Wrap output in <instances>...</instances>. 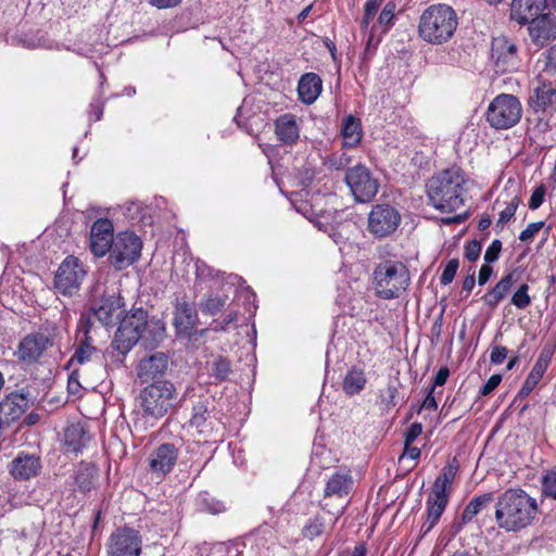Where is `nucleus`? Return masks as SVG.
<instances>
[{"label": "nucleus", "mask_w": 556, "mask_h": 556, "mask_svg": "<svg viewBox=\"0 0 556 556\" xmlns=\"http://www.w3.org/2000/svg\"><path fill=\"white\" fill-rule=\"evenodd\" d=\"M165 333L164 321L156 317L149 318L142 307L131 308L119 320L111 346L125 356L139 340L144 342L146 348H154L165 338Z\"/></svg>", "instance_id": "nucleus-1"}, {"label": "nucleus", "mask_w": 556, "mask_h": 556, "mask_svg": "<svg viewBox=\"0 0 556 556\" xmlns=\"http://www.w3.org/2000/svg\"><path fill=\"white\" fill-rule=\"evenodd\" d=\"M538 503L522 489H508L495 504V522L505 531H519L532 523L538 514Z\"/></svg>", "instance_id": "nucleus-2"}, {"label": "nucleus", "mask_w": 556, "mask_h": 556, "mask_svg": "<svg viewBox=\"0 0 556 556\" xmlns=\"http://www.w3.org/2000/svg\"><path fill=\"white\" fill-rule=\"evenodd\" d=\"M465 173L459 167H451L429 179L427 192L430 203L441 212H455L464 205Z\"/></svg>", "instance_id": "nucleus-3"}, {"label": "nucleus", "mask_w": 556, "mask_h": 556, "mask_svg": "<svg viewBox=\"0 0 556 556\" xmlns=\"http://www.w3.org/2000/svg\"><path fill=\"white\" fill-rule=\"evenodd\" d=\"M458 17L447 4H431L424 10L418 20V36L427 43L443 45L455 34Z\"/></svg>", "instance_id": "nucleus-4"}, {"label": "nucleus", "mask_w": 556, "mask_h": 556, "mask_svg": "<svg viewBox=\"0 0 556 556\" xmlns=\"http://www.w3.org/2000/svg\"><path fill=\"white\" fill-rule=\"evenodd\" d=\"M410 285L407 265L396 258H386L376 264L372 270V288L382 300L399 299Z\"/></svg>", "instance_id": "nucleus-5"}, {"label": "nucleus", "mask_w": 556, "mask_h": 556, "mask_svg": "<svg viewBox=\"0 0 556 556\" xmlns=\"http://www.w3.org/2000/svg\"><path fill=\"white\" fill-rule=\"evenodd\" d=\"M177 397L175 384L168 380H160L140 391L139 406L146 418L159 420L174 407Z\"/></svg>", "instance_id": "nucleus-6"}, {"label": "nucleus", "mask_w": 556, "mask_h": 556, "mask_svg": "<svg viewBox=\"0 0 556 556\" xmlns=\"http://www.w3.org/2000/svg\"><path fill=\"white\" fill-rule=\"evenodd\" d=\"M124 305V298L118 290L99 286L90 299L88 313L81 316H90V319H97L102 326L112 327L121 316Z\"/></svg>", "instance_id": "nucleus-7"}, {"label": "nucleus", "mask_w": 556, "mask_h": 556, "mask_svg": "<svg viewBox=\"0 0 556 556\" xmlns=\"http://www.w3.org/2000/svg\"><path fill=\"white\" fill-rule=\"evenodd\" d=\"M522 116V106L517 97L507 93L496 96L489 104L485 118L497 130H506L517 125Z\"/></svg>", "instance_id": "nucleus-8"}, {"label": "nucleus", "mask_w": 556, "mask_h": 556, "mask_svg": "<svg viewBox=\"0 0 556 556\" xmlns=\"http://www.w3.org/2000/svg\"><path fill=\"white\" fill-rule=\"evenodd\" d=\"M142 241L131 231H122L115 236L110 250V263L122 270L137 262L141 255Z\"/></svg>", "instance_id": "nucleus-9"}, {"label": "nucleus", "mask_w": 556, "mask_h": 556, "mask_svg": "<svg viewBox=\"0 0 556 556\" xmlns=\"http://www.w3.org/2000/svg\"><path fill=\"white\" fill-rule=\"evenodd\" d=\"M143 540L139 530L122 526L109 535L105 543L106 556H140Z\"/></svg>", "instance_id": "nucleus-10"}, {"label": "nucleus", "mask_w": 556, "mask_h": 556, "mask_svg": "<svg viewBox=\"0 0 556 556\" xmlns=\"http://www.w3.org/2000/svg\"><path fill=\"white\" fill-rule=\"evenodd\" d=\"M344 181L358 203L370 202L378 193L380 184L368 167L357 164L345 172Z\"/></svg>", "instance_id": "nucleus-11"}, {"label": "nucleus", "mask_w": 556, "mask_h": 556, "mask_svg": "<svg viewBox=\"0 0 556 556\" xmlns=\"http://www.w3.org/2000/svg\"><path fill=\"white\" fill-rule=\"evenodd\" d=\"M401 223L400 212L390 204H376L368 215V231L376 238L392 235Z\"/></svg>", "instance_id": "nucleus-12"}, {"label": "nucleus", "mask_w": 556, "mask_h": 556, "mask_svg": "<svg viewBox=\"0 0 556 556\" xmlns=\"http://www.w3.org/2000/svg\"><path fill=\"white\" fill-rule=\"evenodd\" d=\"M85 274L79 260L70 255L59 266L54 277V287L60 293L72 295L78 291Z\"/></svg>", "instance_id": "nucleus-13"}, {"label": "nucleus", "mask_w": 556, "mask_h": 556, "mask_svg": "<svg viewBox=\"0 0 556 556\" xmlns=\"http://www.w3.org/2000/svg\"><path fill=\"white\" fill-rule=\"evenodd\" d=\"M198 323L199 316L194 304L190 303L186 296L176 298L173 325L177 337L191 339Z\"/></svg>", "instance_id": "nucleus-14"}, {"label": "nucleus", "mask_w": 556, "mask_h": 556, "mask_svg": "<svg viewBox=\"0 0 556 556\" xmlns=\"http://www.w3.org/2000/svg\"><path fill=\"white\" fill-rule=\"evenodd\" d=\"M491 58L496 72H514L519 67L517 46L506 37H496L492 40Z\"/></svg>", "instance_id": "nucleus-15"}, {"label": "nucleus", "mask_w": 556, "mask_h": 556, "mask_svg": "<svg viewBox=\"0 0 556 556\" xmlns=\"http://www.w3.org/2000/svg\"><path fill=\"white\" fill-rule=\"evenodd\" d=\"M179 456V450L173 443H163L155 447L149 455V470L156 478H164L175 467Z\"/></svg>", "instance_id": "nucleus-16"}, {"label": "nucleus", "mask_w": 556, "mask_h": 556, "mask_svg": "<svg viewBox=\"0 0 556 556\" xmlns=\"http://www.w3.org/2000/svg\"><path fill=\"white\" fill-rule=\"evenodd\" d=\"M114 239V227L110 219L98 218L92 224L90 230V250L96 256L102 257L110 252Z\"/></svg>", "instance_id": "nucleus-17"}, {"label": "nucleus", "mask_w": 556, "mask_h": 556, "mask_svg": "<svg viewBox=\"0 0 556 556\" xmlns=\"http://www.w3.org/2000/svg\"><path fill=\"white\" fill-rule=\"evenodd\" d=\"M52 345L53 338L46 331L26 336L18 345V357L23 362L34 363Z\"/></svg>", "instance_id": "nucleus-18"}, {"label": "nucleus", "mask_w": 556, "mask_h": 556, "mask_svg": "<svg viewBox=\"0 0 556 556\" xmlns=\"http://www.w3.org/2000/svg\"><path fill=\"white\" fill-rule=\"evenodd\" d=\"M458 468V462L454 457L442 468L441 473L435 478L427 500L447 505L452 483L457 475Z\"/></svg>", "instance_id": "nucleus-19"}, {"label": "nucleus", "mask_w": 556, "mask_h": 556, "mask_svg": "<svg viewBox=\"0 0 556 556\" xmlns=\"http://www.w3.org/2000/svg\"><path fill=\"white\" fill-rule=\"evenodd\" d=\"M458 468V462L454 457L442 468L441 473L435 478L427 500L447 505L452 483L457 475Z\"/></svg>", "instance_id": "nucleus-20"}, {"label": "nucleus", "mask_w": 556, "mask_h": 556, "mask_svg": "<svg viewBox=\"0 0 556 556\" xmlns=\"http://www.w3.org/2000/svg\"><path fill=\"white\" fill-rule=\"evenodd\" d=\"M458 468V462L454 457L442 468L441 473L435 478L427 500L447 505L452 483L457 475Z\"/></svg>", "instance_id": "nucleus-21"}, {"label": "nucleus", "mask_w": 556, "mask_h": 556, "mask_svg": "<svg viewBox=\"0 0 556 556\" xmlns=\"http://www.w3.org/2000/svg\"><path fill=\"white\" fill-rule=\"evenodd\" d=\"M529 35L536 46L543 47L556 38V16L542 13L529 23Z\"/></svg>", "instance_id": "nucleus-22"}, {"label": "nucleus", "mask_w": 556, "mask_h": 556, "mask_svg": "<svg viewBox=\"0 0 556 556\" xmlns=\"http://www.w3.org/2000/svg\"><path fill=\"white\" fill-rule=\"evenodd\" d=\"M167 367V355L163 352H155L139 362L137 375L142 382L154 381L164 376Z\"/></svg>", "instance_id": "nucleus-23"}, {"label": "nucleus", "mask_w": 556, "mask_h": 556, "mask_svg": "<svg viewBox=\"0 0 556 556\" xmlns=\"http://www.w3.org/2000/svg\"><path fill=\"white\" fill-rule=\"evenodd\" d=\"M546 8V0H513L510 17L520 25L532 22Z\"/></svg>", "instance_id": "nucleus-24"}, {"label": "nucleus", "mask_w": 556, "mask_h": 556, "mask_svg": "<svg viewBox=\"0 0 556 556\" xmlns=\"http://www.w3.org/2000/svg\"><path fill=\"white\" fill-rule=\"evenodd\" d=\"M28 396L29 392L24 390L10 393L0 402V417L2 416L7 422L18 419L28 407Z\"/></svg>", "instance_id": "nucleus-25"}, {"label": "nucleus", "mask_w": 556, "mask_h": 556, "mask_svg": "<svg viewBox=\"0 0 556 556\" xmlns=\"http://www.w3.org/2000/svg\"><path fill=\"white\" fill-rule=\"evenodd\" d=\"M91 435L81 422H73L64 429L63 442L68 452L79 454L90 442Z\"/></svg>", "instance_id": "nucleus-26"}, {"label": "nucleus", "mask_w": 556, "mask_h": 556, "mask_svg": "<svg viewBox=\"0 0 556 556\" xmlns=\"http://www.w3.org/2000/svg\"><path fill=\"white\" fill-rule=\"evenodd\" d=\"M213 401L210 395L199 396L192 404L190 426L195 427L199 432H207L212 427L211 409Z\"/></svg>", "instance_id": "nucleus-27"}, {"label": "nucleus", "mask_w": 556, "mask_h": 556, "mask_svg": "<svg viewBox=\"0 0 556 556\" xmlns=\"http://www.w3.org/2000/svg\"><path fill=\"white\" fill-rule=\"evenodd\" d=\"M354 486V479L349 470L336 471L327 480L324 490L325 497H344L350 494Z\"/></svg>", "instance_id": "nucleus-28"}, {"label": "nucleus", "mask_w": 556, "mask_h": 556, "mask_svg": "<svg viewBox=\"0 0 556 556\" xmlns=\"http://www.w3.org/2000/svg\"><path fill=\"white\" fill-rule=\"evenodd\" d=\"M323 91L321 78L313 72L301 76L298 84L299 99L305 104L314 103Z\"/></svg>", "instance_id": "nucleus-29"}, {"label": "nucleus", "mask_w": 556, "mask_h": 556, "mask_svg": "<svg viewBox=\"0 0 556 556\" xmlns=\"http://www.w3.org/2000/svg\"><path fill=\"white\" fill-rule=\"evenodd\" d=\"M275 134L283 144H294L300 136L296 117L290 113L280 115L275 122Z\"/></svg>", "instance_id": "nucleus-30"}, {"label": "nucleus", "mask_w": 556, "mask_h": 556, "mask_svg": "<svg viewBox=\"0 0 556 556\" xmlns=\"http://www.w3.org/2000/svg\"><path fill=\"white\" fill-rule=\"evenodd\" d=\"M78 333L83 332V339L79 345L77 346L75 353L71 357V363L85 364L88 362L96 352V349L91 345L89 337L90 331V316H80L78 325H77Z\"/></svg>", "instance_id": "nucleus-31"}, {"label": "nucleus", "mask_w": 556, "mask_h": 556, "mask_svg": "<svg viewBox=\"0 0 556 556\" xmlns=\"http://www.w3.org/2000/svg\"><path fill=\"white\" fill-rule=\"evenodd\" d=\"M41 468L39 457L33 455H18L11 463L10 472L15 479L28 480L36 477Z\"/></svg>", "instance_id": "nucleus-32"}, {"label": "nucleus", "mask_w": 556, "mask_h": 556, "mask_svg": "<svg viewBox=\"0 0 556 556\" xmlns=\"http://www.w3.org/2000/svg\"><path fill=\"white\" fill-rule=\"evenodd\" d=\"M529 104L535 112L556 111V88L551 85L536 87Z\"/></svg>", "instance_id": "nucleus-33"}, {"label": "nucleus", "mask_w": 556, "mask_h": 556, "mask_svg": "<svg viewBox=\"0 0 556 556\" xmlns=\"http://www.w3.org/2000/svg\"><path fill=\"white\" fill-rule=\"evenodd\" d=\"M514 282L515 273L510 271L503 276L500 281L481 298V300L490 308H495L509 293Z\"/></svg>", "instance_id": "nucleus-34"}, {"label": "nucleus", "mask_w": 556, "mask_h": 556, "mask_svg": "<svg viewBox=\"0 0 556 556\" xmlns=\"http://www.w3.org/2000/svg\"><path fill=\"white\" fill-rule=\"evenodd\" d=\"M97 477L98 470L96 466L84 462L77 466L74 473L75 484L83 493L90 492L94 489Z\"/></svg>", "instance_id": "nucleus-35"}, {"label": "nucleus", "mask_w": 556, "mask_h": 556, "mask_svg": "<svg viewBox=\"0 0 556 556\" xmlns=\"http://www.w3.org/2000/svg\"><path fill=\"white\" fill-rule=\"evenodd\" d=\"M341 136L343 139V147H356L363 136V129L359 118L349 115L342 122Z\"/></svg>", "instance_id": "nucleus-36"}, {"label": "nucleus", "mask_w": 556, "mask_h": 556, "mask_svg": "<svg viewBox=\"0 0 556 556\" xmlns=\"http://www.w3.org/2000/svg\"><path fill=\"white\" fill-rule=\"evenodd\" d=\"M366 382L365 371L362 368L353 366L343 378L342 389L346 395L353 396L365 388Z\"/></svg>", "instance_id": "nucleus-37"}, {"label": "nucleus", "mask_w": 556, "mask_h": 556, "mask_svg": "<svg viewBox=\"0 0 556 556\" xmlns=\"http://www.w3.org/2000/svg\"><path fill=\"white\" fill-rule=\"evenodd\" d=\"M492 501V492L482 493L472 497L463 510L462 521L464 523L470 522L483 508L489 506Z\"/></svg>", "instance_id": "nucleus-38"}, {"label": "nucleus", "mask_w": 556, "mask_h": 556, "mask_svg": "<svg viewBox=\"0 0 556 556\" xmlns=\"http://www.w3.org/2000/svg\"><path fill=\"white\" fill-rule=\"evenodd\" d=\"M231 372V362L223 355L215 356L208 363V375L214 378L216 383L228 380Z\"/></svg>", "instance_id": "nucleus-39"}, {"label": "nucleus", "mask_w": 556, "mask_h": 556, "mask_svg": "<svg viewBox=\"0 0 556 556\" xmlns=\"http://www.w3.org/2000/svg\"><path fill=\"white\" fill-rule=\"evenodd\" d=\"M427 516L420 527L421 536L429 533L439 522L447 505L427 500Z\"/></svg>", "instance_id": "nucleus-40"}, {"label": "nucleus", "mask_w": 556, "mask_h": 556, "mask_svg": "<svg viewBox=\"0 0 556 556\" xmlns=\"http://www.w3.org/2000/svg\"><path fill=\"white\" fill-rule=\"evenodd\" d=\"M227 300V295L211 293L199 303V307L203 314L214 316L225 307Z\"/></svg>", "instance_id": "nucleus-41"}, {"label": "nucleus", "mask_w": 556, "mask_h": 556, "mask_svg": "<svg viewBox=\"0 0 556 556\" xmlns=\"http://www.w3.org/2000/svg\"><path fill=\"white\" fill-rule=\"evenodd\" d=\"M555 349H556V342L545 343L531 370L534 372L536 371L538 374L544 376L548 366L552 363L553 356L555 354Z\"/></svg>", "instance_id": "nucleus-42"}, {"label": "nucleus", "mask_w": 556, "mask_h": 556, "mask_svg": "<svg viewBox=\"0 0 556 556\" xmlns=\"http://www.w3.org/2000/svg\"><path fill=\"white\" fill-rule=\"evenodd\" d=\"M396 8V2L389 0L380 12L377 22L383 34H387L394 26Z\"/></svg>", "instance_id": "nucleus-43"}, {"label": "nucleus", "mask_w": 556, "mask_h": 556, "mask_svg": "<svg viewBox=\"0 0 556 556\" xmlns=\"http://www.w3.org/2000/svg\"><path fill=\"white\" fill-rule=\"evenodd\" d=\"M326 528L325 519L320 515H315L308 518L302 528V536L308 540H314L320 536Z\"/></svg>", "instance_id": "nucleus-44"}, {"label": "nucleus", "mask_w": 556, "mask_h": 556, "mask_svg": "<svg viewBox=\"0 0 556 556\" xmlns=\"http://www.w3.org/2000/svg\"><path fill=\"white\" fill-rule=\"evenodd\" d=\"M198 504L201 510L212 515H217L226 510L225 504L207 492L199 494Z\"/></svg>", "instance_id": "nucleus-45"}, {"label": "nucleus", "mask_w": 556, "mask_h": 556, "mask_svg": "<svg viewBox=\"0 0 556 556\" xmlns=\"http://www.w3.org/2000/svg\"><path fill=\"white\" fill-rule=\"evenodd\" d=\"M397 394V389L393 384H388L387 388L380 390V394L378 397V406L381 410H390L395 406V397Z\"/></svg>", "instance_id": "nucleus-46"}, {"label": "nucleus", "mask_w": 556, "mask_h": 556, "mask_svg": "<svg viewBox=\"0 0 556 556\" xmlns=\"http://www.w3.org/2000/svg\"><path fill=\"white\" fill-rule=\"evenodd\" d=\"M530 287L527 283H522L514 292L510 303L518 309H525L531 304V296L529 295Z\"/></svg>", "instance_id": "nucleus-47"}, {"label": "nucleus", "mask_w": 556, "mask_h": 556, "mask_svg": "<svg viewBox=\"0 0 556 556\" xmlns=\"http://www.w3.org/2000/svg\"><path fill=\"white\" fill-rule=\"evenodd\" d=\"M520 199L515 195L509 203L506 204L505 208L500 213V217L496 222V228L502 230L505 225L515 216Z\"/></svg>", "instance_id": "nucleus-48"}, {"label": "nucleus", "mask_w": 556, "mask_h": 556, "mask_svg": "<svg viewBox=\"0 0 556 556\" xmlns=\"http://www.w3.org/2000/svg\"><path fill=\"white\" fill-rule=\"evenodd\" d=\"M542 493L556 500V466L548 469L542 478Z\"/></svg>", "instance_id": "nucleus-49"}, {"label": "nucleus", "mask_w": 556, "mask_h": 556, "mask_svg": "<svg viewBox=\"0 0 556 556\" xmlns=\"http://www.w3.org/2000/svg\"><path fill=\"white\" fill-rule=\"evenodd\" d=\"M123 214L130 222H139L143 216L144 206L139 201L126 202L123 206Z\"/></svg>", "instance_id": "nucleus-50"}, {"label": "nucleus", "mask_w": 556, "mask_h": 556, "mask_svg": "<svg viewBox=\"0 0 556 556\" xmlns=\"http://www.w3.org/2000/svg\"><path fill=\"white\" fill-rule=\"evenodd\" d=\"M459 267V261L458 258H452L447 262L445 267L443 268V271L440 276V283L443 286L450 285L457 273V269Z\"/></svg>", "instance_id": "nucleus-51"}, {"label": "nucleus", "mask_w": 556, "mask_h": 556, "mask_svg": "<svg viewBox=\"0 0 556 556\" xmlns=\"http://www.w3.org/2000/svg\"><path fill=\"white\" fill-rule=\"evenodd\" d=\"M105 100L103 99V94L100 91L97 97L89 104V116L93 122H98L101 119L104 111Z\"/></svg>", "instance_id": "nucleus-52"}, {"label": "nucleus", "mask_w": 556, "mask_h": 556, "mask_svg": "<svg viewBox=\"0 0 556 556\" xmlns=\"http://www.w3.org/2000/svg\"><path fill=\"white\" fill-rule=\"evenodd\" d=\"M67 392L73 399L81 396V384L79 382V374L77 370L71 372L67 379Z\"/></svg>", "instance_id": "nucleus-53"}, {"label": "nucleus", "mask_w": 556, "mask_h": 556, "mask_svg": "<svg viewBox=\"0 0 556 556\" xmlns=\"http://www.w3.org/2000/svg\"><path fill=\"white\" fill-rule=\"evenodd\" d=\"M544 56H545V64H544L543 72L547 76H555L556 75V45L552 46L549 49H547Z\"/></svg>", "instance_id": "nucleus-54"}, {"label": "nucleus", "mask_w": 556, "mask_h": 556, "mask_svg": "<svg viewBox=\"0 0 556 556\" xmlns=\"http://www.w3.org/2000/svg\"><path fill=\"white\" fill-rule=\"evenodd\" d=\"M501 251H502V241L498 239L493 240L484 253L485 263L491 264V263L496 262L500 257Z\"/></svg>", "instance_id": "nucleus-55"}, {"label": "nucleus", "mask_w": 556, "mask_h": 556, "mask_svg": "<svg viewBox=\"0 0 556 556\" xmlns=\"http://www.w3.org/2000/svg\"><path fill=\"white\" fill-rule=\"evenodd\" d=\"M544 227V222H534L527 226L519 235V240L522 242L531 241L534 236Z\"/></svg>", "instance_id": "nucleus-56"}, {"label": "nucleus", "mask_w": 556, "mask_h": 556, "mask_svg": "<svg viewBox=\"0 0 556 556\" xmlns=\"http://www.w3.org/2000/svg\"><path fill=\"white\" fill-rule=\"evenodd\" d=\"M481 250H482V245L478 240H476V239L470 240L465 245V257L469 262H476L481 254Z\"/></svg>", "instance_id": "nucleus-57"}, {"label": "nucleus", "mask_w": 556, "mask_h": 556, "mask_svg": "<svg viewBox=\"0 0 556 556\" xmlns=\"http://www.w3.org/2000/svg\"><path fill=\"white\" fill-rule=\"evenodd\" d=\"M502 376L498 374L492 375L488 381L482 386V388L479 391V394L481 396H486L491 394L501 383Z\"/></svg>", "instance_id": "nucleus-58"}, {"label": "nucleus", "mask_w": 556, "mask_h": 556, "mask_svg": "<svg viewBox=\"0 0 556 556\" xmlns=\"http://www.w3.org/2000/svg\"><path fill=\"white\" fill-rule=\"evenodd\" d=\"M545 195V187L543 185H540L535 190L532 192L530 200H529V208L530 210H538L543 201Z\"/></svg>", "instance_id": "nucleus-59"}, {"label": "nucleus", "mask_w": 556, "mask_h": 556, "mask_svg": "<svg viewBox=\"0 0 556 556\" xmlns=\"http://www.w3.org/2000/svg\"><path fill=\"white\" fill-rule=\"evenodd\" d=\"M508 350L505 346L502 345H494L492 346L491 355H490V362L493 365H500L502 364L505 358L507 357Z\"/></svg>", "instance_id": "nucleus-60"}, {"label": "nucleus", "mask_w": 556, "mask_h": 556, "mask_svg": "<svg viewBox=\"0 0 556 556\" xmlns=\"http://www.w3.org/2000/svg\"><path fill=\"white\" fill-rule=\"evenodd\" d=\"M317 227L320 230H324L325 232H328L329 237L337 243H341L345 240V237L342 235V232L338 229V227H334L332 225L326 226L320 222H317Z\"/></svg>", "instance_id": "nucleus-61"}, {"label": "nucleus", "mask_w": 556, "mask_h": 556, "mask_svg": "<svg viewBox=\"0 0 556 556\" xmlns=\"http://www.w3.org/2000/svg\"><path fill=\"white\" fill-rule=\"evenodd\" d=\"M422 425L420 422H414L409 426L405 432L404 444H413V442L421 434Z\"/></svg>", "instance_id": "nucleus-62"}, {"label": "nucleus", "mask_w": 556, "mask_h": 556, "mask_svg": "<svg viewBox=\"0 0 556 556\" xmlns=\"http://www.w3.org/2000/svg\"><path fill=\"white\" fill-rule=\"evenodd\" d=\"M450 377V369L446 366L441 367L438 372L434 376L433 383L430 388H433L434 390L437 387H442L446 383L447 379Z\"/></svg>", "instance_id": "nucleus-63"}, {"label": "nucleus", "mask_w": 556, "mask_h": 556, "mask_svg": "<svg viewBox=\"0 0 556 556\" xmlns=\"http://www.w3.org/2000/svg\"><path fill=\"white\" fill-rule=\"evenodd\" d=\"M238 320V312L237 311H230L224 319L215 326V330H222L226 331L229 327V325L236 323Z\"/></svg>", "instance_id": "nucleus-64"}]
</instances>
